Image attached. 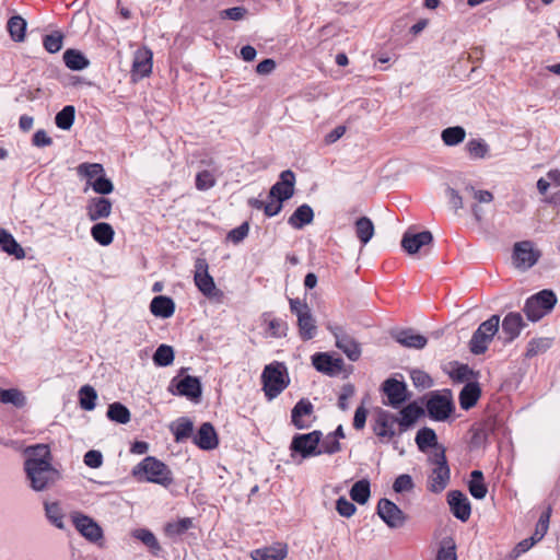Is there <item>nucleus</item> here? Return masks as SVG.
Masks as SVG:
<instances>
[{
    "instance_id": "nucleus-56",
    "label": "nucleus",
    "mask_w": 560,
    "mask_h": 560,
    "mask_svg": "<svg viewBox=\"0 0 560 560\" xmlns=\"http://www.w3.org/2000/svg\"><path fill=\"white\" fill-rule=\"evenodd\" d=\"M91 188L94 192L101 195L100 197H104L113 192L114 184L104 173L98 178L91 182Z\"/></svg>"
},
{
    "instance_id": "nucleus-54",
    "label": "nucleus",
    "mask_w": 560,
    "mask_h": 560,
    "mask_svg": "<svg viewBox=\"0 0 560 560\" xmlns=\"http://www.w3.org/2000/svg\"><path fill=\"white\" fill-rule=\"evenodd\" d=\"M62 33L59 31H55L44 36L43 45L48 52L56 54L62 48Z\"/></svg>"
},
{
    "instance_id": "nucleus-17",
    "label": "nucleus",
    "mask_w": 560,
    "mask_h": 560,
    "mask_svg": "<svg viewBox=\"0 0 560 560\" xmlns=\"http://www.w3.org/2000/svg\"><path fill=\"white\" fill-rule=\"evenodd\" d=\"M314 368L329 376H336L343 370V360L329 353H316L312 357Z\"/></svg>"
},
{
    "instance_id": "nucleus-34",
    "label": "nucleus",
    "mask_w": 560,
    "mask_h": 560,
    "mask_svg": "<svg viewBox=\"0 0 560 560\" xmlns=\"http://www.w3.org/2000/svg\"><path fill=\"white\" fill-rule=\"evenodd\" d=\"M115 231L109 223L96 222L91 228V236L102 246H108L114 240Z\"/></svg>"
},
{
    "instance_id": "nucleus-3",
    "label": "nucleus",
    "mask_w": 560,
    "mask_h": 560,
    "mask_svg": "<svg viewBox=\"0 0 560 560\" xmlns=\"http://www.w3.org/2000/svg\"><path fill=\"white\" fill-rule=\"evenodd\" d=\"M557 301L551 290H542L526 300L523 311L528 320L538 322L553 310Z\"/></svg>"
},
{
    "instance_id": "nucleus-8",
    "label": "nucleus",
    "mask_w": 560,
    "mask_h": 560,
    "mask_svg": "<svg viewBox=\"0 0 560 560\" xmlns=\"http://www.w3.org/2000/svg\"><path fill=\"white\" fill-rule=\"evenodd\" d=\"M322 440L320 431H313L305 434H296L293 436L290 450L293 453L299 454L302 459L318 456L320 452H318V446Z\"/></svg>"
},
{
    "instance_id": "nucleus-14",
    "label": "nucleus",
    "mask_w": 560,
    "mask_h": 560,
    "mask_svg": "<svg viewBox=\"0 0 560 560\" xmlns=\"http://www.w3.org/2000/svg\"><path fill=\"white\" fill-rule=\"evenodd\" d=\"M295 175L287 170L280 174L279 180L270 188L269 198L285 201L294 195Z\"/></svg>"
},
{
    "instance_id": "nucleus-60",
    "label": "nucleus",
    "mask_w": 560,
    "mask_h": 560,
    "mask_svg": "<svg viewBox=\"0 0 560 560\" xmlns=\"http://www.w3.org/2000/svg\"><path fill=\"white\" fill-rule=\"evenodd\" d=\"M319 445L318 452H320V454H335L341 451V444L334 435L330 434H328Z\"/></svg>"
},
{
    "instance_id": "nucleus-37",
    "label": "nucleus",
    "mask_w": 560,
    "mask_h": 560,
    "mask_svg": "<svg viewBox=\"0 0 560 560\" xmlns=\"http://www.w3.org/2000/svg\"><path fill=\"white\" fill-rule=\"evenodd\" d=\"M314 219L313 209L308 205L300 206L289 218L288 223L294 229H302Z\"/></svg>"
},
{
    "instance_id": "nucleus-53",
    "label": "nucleus",
    "mask_w": 560,
    "mask_h": 560,
    "mask_svg": "<svg viewBox=\"0 0 560 560\" xmlns=\"http://www.w3.org/2000/svg\"><path fill=\"white\" fill-rule=\"evenodd\" d=\"M174 361V350L168 345H161L153 354V362L158 366H168Z\"/></svg>"
},
{
    "instance_id": "nucleus-45",
    "label": "nucleus",
    "mask_w": 560,
    "mask_h": 560,
    "mask_svg": "<svg viewBox=\"0 0 560 560\" xmlns=\"http://www.w3.org/2000/svg\"><path fill=\"white\" fill-rule=\"evenodd\" d=\"M44 508H45V515H46L47 520L54 526H56L58 529H63L65 528V523H63L65 515H63L60 504L58 502H46L44 504Z\"/></svg>"
},
{
    "instance_id": "nucleus-26",
    "label": "nucleus",
    "mask_w": 560,
    "mask_h": 560,
    "mask_svg": "<svg viewBox=\"0 0 560 560\" xmlns=\"http://www.w3.org/2000/svg\"><path fill=\"white\" fill-rule=\"evenodd\" d=\"M195 443L202 450H213L218 446L219 440L213 425L205 422L194 438Z\"/></svg>"
},
{
    "instance_id": "nucleus-23",
    "label": "nucleus",
    "mask_w": 560,
    "mask_h": 560,
    "mask_svg": "<svg viewBox=\"0 0 560 560\" xmlns=\"http://www.w3.org/2000/svg\"><path fill=\"white\" fill-rule=\"evenodd\" d=\"M427 409L432 419L443 421L452 412V402L447 397L436 395L429 399Z\"/></svg>"
},
{
    "instance_id": "nucleus-63",
    "label": "nucleus",
    "mask_w": 560,
    "mask_h": 560,
    "mask_svg": "<svg viewBox=\"0 0 560 560\" xmlns=\"http://www.w3.org/2000/svg\"><path fill=\"white\" fill-rule=\"evenodd\" d=\"M413 481L410 475L402 474L396 478L393 489L397 493L408 492L412 490Z\"/></svg>"
},
{
    "instance_id": "nucleus-44",
    "label": "nucleus",
    "mask_w": 560,
    "mask_h": 560,
    "mask_svg": "<svg viewBox=\"0 0 560 560\" xmlns=\"http://www.w3.org/2000/svg\"><path fill=\"white\" fill-rule=\"evenodd\" d=\"M0 401L4 405L22 408L26 404V398L24 394L16 388L4 389L0 387Z\"/></svg>"
},
{
    "instance_id": "nucleus-59",
    "label": "nucleus",
    "mask_w": 560,
    "mask_h": 560,
    "mask_svg": "<svg viewBox=\"0 0 560 560\" xmlns=\"http://www.w3.org/2000/svg\"><path fill=\"white\" fill-rule=\"evenodd\" d=\"M456 547L453 539L448 538L443 540L442 546L438 552L436 560H457Z\"/></svg>"
},
{
    "instance_id": "nucleus-20",
    "label": "nucleus",
    "mask_w": 560,
    "mask_h": 560,
    "mask_svg": "<svg viewBox=\"0 0 560 560\" xmlns=\"http://www.w3.org/2000/svg\"><path fill=\"white\" fill-rule=\"evenodd\" d=\"M447 501L455 517L465 522L469 518L471 509L467 497L460 491H451Z\"/></svg>"
},
{
    "instance_id": "nucleus-4",
    "label": "nucleus",
    "mask_w": 560,
    "mask_h": 560,
    "mask_svg": "<svg viewBox=\"0 0 560 560\" xmlns=\"http://www.w3.org/2000/svg\"><path fill=\"white\" fill-rule=\"evenodd\" d=\"M289 303L291 312L298 318L300 338L304 341L313 339L317 335V325L310 306L299 299H290Z\"/></svg>"
},
{
    "instance_id": "nucleus-30",
    "label": "nucleus",
    "mask_w": 560,
    "mask_h": 560,
    "mask_svg": "<svg viewBox=\"0 0 560 560\" xmlns=\"http://www.w3.org/2000/svg\"><path fill=\"white\" fill-rule=\"evenodd\" d=\"M150 311L156 317L170 318L175 312V303L168 296L159 295L151 301Z\"/></svg>"
},
{
    "instance_id": "nucleus-15",
    "label": "nucleus",
    "mask_w": 560,
    "mask_h": 560,
    "mask_svg": "<svg viewBox=\"0 0 560 560\" xmlns=\"http://www.w3.org/2000/svg\"><path fill=\"white\" fill-rule=\"evenodd\" d=\"M195 283L208 298L217 296L219 293L213 278L208 272V264L203 259H198L196 262Z\"/></svg>"
},
{
    "instance_id": "nucleus-24",
    "label": "nucleus",
    "mask_w": 560,
    "mask_h": 560,
    "mask_svg": "<svg viewBox=\"0 0 560 560\" xmlns=\"http://www.w3.org/2000/svg\"><path fill=\"white\" fill-rule=\"evenodd\" d=\"M26 458L24 466L36 465L37 463L52 464V455L47 444H35L25 448Z\"/></svg>"
},
{
    "instance_id": "nucleus-57",
    "label": "nucleus",
    "mask_w": 560,
    "mask_h": 560,
    "mask_svg": "<svg viewBox=\"0 0 560 560\" xmlns=\"http://www.w3.org/2000/svg\"><path fill=\"white\" fill-rule=\"evenodd\" d=\"M217 183V179L212 172L210 171H201L196 176V188L200 191L208 190L212 188Z\"/></svg>"
},
{
    "instance_id": "nucleus-39",
    "label": "nucleus",
    "mask_w": 560,
    "mask_h": 560,
    "mask_svg": "<svg viewBox=\"0 0 560 560\" xmlns=\"http://www.w3.org/2000/svg\"><path fill=\"white\" fill-rule=\"evenodd\" d=\"M26 21L21 15H13L7 23V30L12 40L21 43L25 38Z\"/></svg>"
},
{
    "instance_id": "nucleus-29",
    "label": "nucleus",
    "mask_w": 560,
    "mask_h": 560,
    "mask_svg": "<svg viewBox=\"0 0 560 560\" xmlns=\"http://www.w3.org/2000/svg\"><path fill=\"white\" fill-rule=\"evenodd\" d=\"M399 415L400 417H397V423L399 424L400 432H405L423 415V409L416 402H411L401 409Z\"/></svg>"
},
{
    "instance_id": "nucleus-19",
    "label": "nucleus",
    "mask_w": 560,
    "mask_h": 560,
    "mask_svg": "<svg viewBox=\"0 0 560 560\" xmlns=\"http://www.w3.org/2000/svg\"><path fill=\"white\" fill-rule=\"evenodd\" d=\"M113 202L106 197L90 198L86 203V215L90 221L96 222L107 219L112 213Z\"/></svg>"
},
{
    "instance_id": "nucleus-51",
    "label": "nucleus",
    "mask_w": 560,
    "mask_h": 560,
    "mask_svg": "<svg viewBox=\"0 0 560 560\" xmlns=\"http://www.w3.org/2000/svg\"><path fill=\"white\" fill-rule=\"evenodd\" d=\"M550 187H560V171L551 170L545 177L537 180V189L541 195H545Z\"/></svg>"
},
{
    "instance_id": "nucleus-9",
    "label": "nucleus",
    "mask_w": 560,
    "mask_h": 560,
    "mask_svg": "<svg viewBox=\"0 0 560 560\" xmlns=\"http://www.w3.org/2000/svg\"><path fill=\"white\" fill-rule=\"evenodd\" d=\"M466 198L469 200V206L474 218L480 222L486 213V206H489L494 197L493 194L486 189H478L472 185H466L464 188Z\"/></svg>"
},
{
    "instance_id": "nucleus-32",
    "label": "nucleus",
    "mask_w": 560,
    "mask_h": 560,
    "mask_svg": "<svg viewBox=\"0 0 560 560\" xmlns=\"http://www.w3.org/2000/svg\"><path fill=\"white\" fill-rule=\"evenodd\" d=\"M287 546L277 544L256 549L250 553L253 560H283L287 557Z\"/></svg>"
},
{
    "instance_id": "nucleus-58",
    "label": "nucleus",
    "mask_w": 560,
    "mask_h": 560,
    "mask_svg": "<svg viewBox=\"0 0 560 560\" xmlns=\"http://www.w3.org/2000/svg\"><path fill=\"white\" fill-rule=\"evenodd\" d=\"M192 526V521L189 517L178 520L173 523H168L165 527V532L171 535H182Z\"/></svg>"
},
{
    "instance_id": "nucleus-36",
    "label": "nucleus",
    "mask_w": 560,
    "mask_h": 560,
    "mask_svg": "<svg viewBox=\"0 0 560 560\" xmlns=\"http://www.w3.org/2000/svg\"><path fill=\"white\" fill-rule=\"evenodd\" d=\"M77 173L80 177L86 179V187L84 188V191H86L88 188L91 187V182L103 175L105 171L103 165L100 163L84 162L77 166Z\"/></svg>"
},
{
    "instance_id": "nucleus-11",
    "label": "nucleus",
    "mask_w": 560,
    "mask_h": 560,
    "mask_svg": "<svg viewBox=\"0 0 560 560\" xmlns=\"http://www.w3.org/2000/svg\"><path fill=\"white\" fill-rule=\"evenodd\" d=\"M327 329L334 335L336 347L339 348L349 360H359L361 357V347L352 337L345 334L342 327L328 325Z\"/></svg>"
},
{
    "instance_id": "nucleus-64",
    "label": "nucleus",
    "mask_w": 560,
    "mask_h": 560,
    "mask_svg": "<svg viewBox=\"0 0 560 560\" xmlns=\"http://www.w3.org/2000/svg\"><path fill=\"white\" fill-rule=\"evenodd\" d=\"M412 383L419 388H429L432 386L431 377L423 371L413 370L410 374Z\"/></svg>"
},
{
    "instance_id": "nucleus-10",
    "label": "nucleus",
    "mask_w": 560,
    "mask_h": 560,
    "mask_svg": "<svg viewBox=\"0 0 560 560\" xmlns=\"http://www.w3.org/2000/svg\"><path fill=\"white\" fill-rule=\"evenodd\" d=\"M539 257V250L528 241L516 243L514 246L513 264L521 270H527L533 267Z\"/></svg>"
},
{
    "instance_id": "nucleus-33",
    "label": "nucleus",
    "mask_w": 560,
    "mask_h": 560,
    "mask_svg": "<svg viewBox=\"0 0 560 560\" xmlns=\"http://www.w3.org/2000/svg\"><path fill=\"white\" fill-rule=\"evenodd\" d=\"M481 389L478 383H467L459 393V405L464 410H468L476 405L480 398Z\"/></svg>"
},
{
    "instance_id": "nucleus-61",
    "label": "nucleus",
    "mask_w": 560,
    "mask_h": 560,
    "mask_svg": "<svg viewBox=\"0 0 560 560\" xmlns=\"http://www.w3.org/2000/svg\"><path fill=\"white\" fill-rule=\"evenodd\" d=\"M142 544H144L150 552L158 557L162 552V547L156 537L149 530L142 529Z\"/></svg>"
},
{
    "instance_id": "nucleus-62",
    "label": "nucleus",
    "mask_w": 560,
    "mask_h": 560,
    "mask_svg": "<svg viewBox=\"0 0 560 560\" xmlns=\"http://www.w3.org/2000/svg\"><path fill=\"white\" fill-rule=\"evenodd\" d=\"M336 510L340 516L351 517L355 513L357 508L346 497H340L336 502Z\"/></svg>"
},
{
    "instance_id": "nucleus-1",
    "label": "nucleus",
    "mask_w": 560,
    "mask_h": 560,
    "mask_svg": "<svg viewBox=\"0 0 560 560\" xmlns=\"http://www.w3.org/2000/svg\"><path fill=\"white\" fill-rule=\"evenodd\" d=\"M262 390L268 398H277L290 384L287 366L278 361L267 364L261 374Z\"/></svg>"
},
{
    "instance_id": "nucleus-52",
    "label": "nucleus",
    "mask_w": 560,
    "mask_h": 560,
    "mask_svg": "<svg viewBox=\"0 0 560 560\" xmlns=\"http://www.w3.org/2000/svg\"><path fill=\"white\" fill-rule=\"evenodd\" d=\"M551 345H552V339H550V338L542 337V338L532 339L527 343L526 357L533 358L537 354L544 353L551 347Z\"/></svg>"
},
{
    "instance_id": "nucleus-43",
    "label": "nucleus",
    "mask_w": 560,
    "mask_h": 560,
    "mask_svg": "<svg viewBox=\"0 0 560 560\" xmlns=\"http://www.w3.org/2000/svg\"><path fill=\"white\" fill-rule=\"evenodd\" d=\"M416 443L421 452H425L429 447L439 448L438 438L434 430L430 428H422L416 435Z\"/></svg>"
},
{
    "instance_id": "nucleus-27",
    "label": "nucleus",
    "mask_w": 560,
    "mask_h": 560,
    "mask_svg": "<svg viewBox=\"0 0 560 560\" xmlns=\"http://www.w3.org/2000/svg\"><path fill=\"white\" fill-rule=\"evenodd\" d=\"M395 340L404 347L422 349L427 346L428 339L412 329H402L394 334Z\"/></svg>"
},
{
    "instance_id": "nucleus-40",
    "label": "nucleus",
    "mask_w": 560,
    "mask_h": 560,
    "mask_svg": "<svg viewBox=\"0 0 560 560\" xmlns=\"http://www.w3.org/2000/svg\"><path fill=\"white\" fill-rule=\"evenodd\" d=\"M170 429L174 434L175 441L182 442L191 435L194 423L188 418H179L171 423Z\"/></svg>"
},
{
    "instance_id": "nucleus-6",
    "label": "nucleus",
    "mask_w": 560,
    "mask_h": 560,
    "mask_svg": "<svg viewBox=\"0 0 560 560\" xmlns=\"http://www.w3.org/2000/svg\"><path fill=\"white\" fill-rule=\"evenodd\" d=\"M500 317L492 315L489 319L481 323L478 329L474 332L469 346L474 354H481L492 341L494 335L499 330Z\"/></svg>"
},
{
    "instance_id": "nucleus-38",
    "label": "nucleus",
    "mask_w": 560,
    "mask_h": 560,
    "mask_svg": "<svg viewBox=\"0 0 560 560\" xmlns=\"http://www.w3.org/2000/svg\"><path fill=\"white\" fill-rule=\"evenodd\" d=\"M355 235L362 243L366 245L374 236L375 229L371 219L361 217L354 222Z\"/></svg>"
},
{
    "instance_id": "nucleus-46",
    "label": "nucleus",
    "mask_w": 560,
    "mask_h": 560,
    "mask_svg": "<svg viewBox=\"0 0 560 560\" xmlns=\"http://www.w3.org/2000/svg\"><path fill=\"white\" fill-rule=\"evenodd\" d=\"M469 492L478 500L486 498L488 489L483 482V475L480 470H474L470 475Z\"/></svg>"
},
{
    "instance_id": "nucleus-2",
    "label": "nucleus",
    "mask_w": 560,
    "mask_h": 560,
    "mask_svg": "<svg viewBox=\"0 0 560 560\" xmlns=\"http://www.w3.org/2000/svg\"><path fill=\"white\" fill-rule=\"evenodd\" d=\"M26 479L32 490L42 492L51 487L59 479V471L52 464L37 463L36 465L24 466Z\"/></svg>"
},
{
    "instance_id": "nucleus-5",
    "label": "nucleus",
    "mask_w": 560,
    "mask_h": 560,
    "mask_svg": "<svg viewBox=\"0 0 560 560\" xmlns=\"http://www.w3.org/2000/svg\"><path fill=\"white\" fill-rule=\"evenodd\" d=\"M432 470L429 476L428 487L432 492L443 491L450 481V468L446 463L443 447H439L430 456Z\"/></svg>"
},
{
    "instance_id": "nucleus-22",
    "label": "nucleus",
    "mask_w": 560,
    "mask_h": 560,
    "mask_svg": "<svg viewBox=\"0 0 560 560\" xmlns=\"http://www.w3.org/2000/svg\"><path fill=\"white\" fill-rule=\"evenodd\" d=\"M397 423V417L387 412L382 411L377 415L374 424V433L385 440H390L395 436V424Z\"/></svg>"
},
{
    "instance_id": "nucleus-7",
    "label": "nucleus",
    "mask_w": 560,
    "mask_h": 560,
    "mask_svg": "<svg viewBox=\"0 0 560 560\" xmlns=\"http://www.w3.org/2000/svg\"><path fill=\"white\" fill-rule=\"evenodd\" d=\"M142 475L149 482L168 487L173 482L171 469L155 457H147L142 460Z\"/></svg>"
},
{
    "instance_id": "nucleus-13",
    "label": "nucleus",
    "mask_w": 560,
    "mask_h": 560,
    "mask_svg": "<svg viewBox=\"0 0 560 560\" xmlns=\"http://www.w3.org/2000/svg\"><path fill=\"white\" fill-rule=\"evenodd\" d=\"M72 522L75 529L88 540L96 542L102 539L103 530L100 525L90 516L75 513L72 515Z\"/></svg>"
},
{
    "instance_id": "nucleus-49",
    "label": "nucleus",
    "mask_w": 560,
    "mask_h": 560,
    "mask_svg": "<svg viewBox=\"0 0 560 560\" xmlns=\"http://www.w3.org/2000/svg\"><path fill=\"white\" fill-rule=\"evenodd\" d=\"M75 118V108L72 105H66L55 116V124L61 130H69Z\"/></svg>"
},
{
    "instance_id": "nucleus-55",
    "label": "nucleus",
    "mask_w": 560,
    "mask_h": 560,
    "mask_svg": "<svg viewBox=\"0 0 560 560\" xmlns=\"http://www.w3.org/2000/svg\"><path fill=\"white\" fill-rule=\"evenodd\" d=\"M268 327V336L272 338H282L287 336L288 324L279 318L265 319Z\"/></svg>"
},
{
    "instance_id": "nucleus-47",
    "label": "nucleus",
    "mask_w": 560,
    "mask_h": 560,
    "mask_svg": "<svg viewBox=\"0 0 560 560\" xmlns=\"http://www.w3.org/2000/svg\"><path fill=\"white\" fill-rule=\"evenodd\" d=\"M370 495V482L366 479L357 481L350 489L351 499L359 504H365L369 501Z\"/></svg>"
},
{
    "instance_id": "nucleus-48",
    "label": "nucleus",
    "mask_w": 560,
    "mask_h": 560,
    "mask_svg": "<svg viewBox=\"0 0 560 560\" xmlns=\"http://www.w3.org/2000/svg\"><path fill=\"white\" fill-rule=\"evenodd\" d=\"M97 393L91 385H83L79 389V404L85 411H91L96 406Z\"/></svg>"
},
{
    "instance_id": "nucleus-12",
    "label": "nucleus",
    "mask_w": 560,
    "mask_h": 560,
    "mask_svg": "<svg viewBox=\"0 0 560 560\" xmlns=\"http://www.w3.org/2000/svg\"><path fill=\"white\" fill-rule=\"evenodd\" d=\"M377 514L390 528H399L406 522L405 513L392 501L381 499L377 504Z\"/></svg>"
},
{
    "instance_id": "nucleus-35",
    "label": "nucleus",
    "mask_w": 560,
    "mask_h": 560,
    "mask_svg": "<svg viewBox=\"0 0 560 560\" xmlns=\"http://www.w3.org/2000/svg\"><path fill=\"white\" fill-rule=\"evenodd\" d=\"M63 61L67 68L73 71H81L90 65L84 54L73 48H69L63 52Z\"/></svg>"
},
{
    "instance_id": "nucleus-18",
    "label": "nucleus",
    "mask_w": 560,
    "mask_h": 560,
    "mask_svg": "<svg viewBox=\"0 0 560 560\" xmlns=\"http://www.w3.org/2000/svg\"><path fill=\"white\" fill-rule=\"evenodd\" d=\"M314 406L308 399H301L291 411V421L299 429H308L312 425Z\"/></svg>"
},
{
    "instance_id": "nucleus-21",
    "label": "nucleus",
    "mask_w": 560,
    "mask_h": 560,
    "mask_svg": "<svg viewBox=\"0 0 560 560\" xmlns=\"http://www.w3.org/2000/svg\"><path fill=\"white\" fill-rule=\"evenodd\" d=\"M383 389L387 396L388 405L397 408L407 400V388L405 383L395 378H388L384 382Z\"/></svg>"
},
{
    "instance_id": "nucleus-28",
    "label": "nucleus",
    "mask_w": 560,
    "mask_h": 560,
    "mask_svg": "<svg viewBox=\"0 0 560 560\" xmlns=\"http://www.w3.org/2000/svg\"><path fill=\"white\" fill-rule=\"evenodd\" d=\"M524 327L525 323L520 313L511 312L503 318L502 331L506 335L509 341L517 338Z\"/></svg>"
},
{
    "instance_id": "nucleus-31",
    "label": "nucleus",
    "mask_w": 560,
    "mask_h": 560,
    "mask_svg": "<svg viewBox=\"0 0 560 560\" xmlns=\"http://www.w3.org/2000/svg\"><path fill=\"white\" fill-rule=\"evenodd\" d=\"M0 248L10 256L16 259H23L25 252L23 247L16 242L13 235L4 229L0 228Z\"/></svg>"
},
{
    "instance_id": "nucleus-25",
    "label": "nucleus",
    "mask_w": 560,
    "mask_h": 560,
    "mask_svg": "<svg viewBox=\"0 0 560 560\" xmlns=\"http://www.w3.org/2000/svg\"><path fill=\"white\" fill-rule=\"evenodd\" d=\"M171 385L176 387L179 395L186 396L190 399H197L201 395L200 382L194 376L187 375L182 380L174 378Z\"/></svg>"
},
{
    "instance_id": "nucleus-16",
    "label": "nucleus",
    "mask_w": 560,
    "mask_h": 560,
    "mask_svg": "<svg viewBox=\"0 0 560 560\" xmlns=\"http://www.w3.org/2000/svg\"><path fill=\"white\" fill-rule=\"evenodd\" d=\"M432 242L433 235L430 231L415 233L411 230H408L402 235L401 247L409 255H415L419 253L422 247L430 245Z\"/></svg>"
},
{
    "instance_id": "nucleus-42",
    "label": "nucleus",
    "mask_w": 560,
    "mask_h": 560,
    "mask_svg": "<svg viewBox=\"0 0 560 560\" xmlns=\"http://www.w3.org/2000/svg\"><path fill=\"white\" fill-rule=\"evenodd\" d=\"M106 416L110 421L119 424H126L130 421L129 409L119 401H115L108 406Z\"/></svg>"
},
{
    "instance_id": "nucleus-41",
    "label": "nucleus",
    "mask_w": 560,
    "mask_h": 560,
    "mask_svg": "<svg viewBox=\"0 0 560 560\" xmlns=\"http://www.w3.org/2000/svg\"><path fill=\"white\" fill-rule=\"evenodd\" d=\"M466 151L472 160L489 158L490 147L483 139H471L466 143Z\"/></svg>"
},
{
    "instance_id": "nucleus-50",
    "label": "nucleus",
    "mask_w": 560,
    "mask_h": 560,
    "mask_svg": "<svg viewBox=\"0 0 560 560\" xmlns=\"http://www.w3.org/2000/svg\"><path fill=\"white\" fill-rule=\"evenodd\" d=\"M466 131L460 126L448 127L444 129L441 133V138L444 144L448 147H454L462 143L465 140Z\"/></svg>"
}]
</instances>
